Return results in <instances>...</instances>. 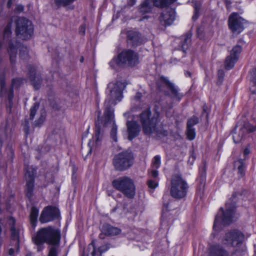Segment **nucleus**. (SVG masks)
<instances>
[{"label": "nucleus", "mask_w": 256, "mask_h": 256, "mask_svg": "<svg viewBox=\"0 0 256 256\" xmlns=\"http://www.w3.org/2000/svg\"><path fill=\"white\" fill-rule=\"evenodd\" d=\"M91 143H92V142H90L88 144L89 146H90V150H89V152H88V154H90L91 152V151H92V146H91Z\"/></svg>", "instance_id": "obj_60"}, {"label": "nucleus", "mask_w": 256, "mask_h": 256, "mask_svg": "<svg viewBox=\"0 0 256 256\" xmlns=\"http://www.w3.org/2000/svg\"><path fill=\"white\" fill-rule=\"evenodd\" d=\"M112 186L120 191L128 198H133L136 194L134 182L130 178L126 176L120 177L112 180Z\"/></svg>", "instance_id": "obj_7"}, {"label": "nucleus", "mask_w": 256, "mask_h": 256, "mask_svg": "<svg viewBox=\"0 0 256 256\" xmlns=\"http://www.w3.org/2000/svg\"><path fill=\"white\" fill-rule=\"evenodd\" d=\"M108 248L109 247L107 245H104L100 246L98 248V252L100 254H102L103 252H106L108 249Z\"/></svg>", "instance_id": "obj_47"}, {"label": "nucleus", "mask_w": 256, "mask_h": 256, "mask_svg": "<svg viewBox=\"0 0 256 256\" xmlns=\"http://www.w3.org/2000/svg\"><path fill=\"white\" fill-rule=\"evenodd\" d=\"M160 82L162 84H164L165 86H166L170 91L174 94L175 89L174 85L171 84L166 78L163 76H161L160 80V81L158 82V86L160 90H162L159 83Z\"/></svg>", "instance_id": "obj_25"}, {"label": "nucleus", "mask_w": 256, "mask_h": 256, "mask_svg": "<svg viewBox=\"0 0 256 256\" xmlns=\"http://www.w3.org/2000/svg\"><path fill=\"white\" fill-rule=\"evenodd\" d=\"M234 166L238 167V174L240 175V176H244L245 174V164L244 160L240 159L235 162Z\"/></svg>", "instance_id": "obj_28"}, {"label": "nucleus", "mask_w": 256, "mask_h": 256, "mask_svg": "<svg viewBox=\"0 0 256 256\" xmlns=\"http://www.w3.org/2000/svg\"><path fill=\"white\" fill-rule=\"evenodd\" d=\"M59 216V210L54 206H49L45 208L40 217L42 223H46L58 218Z\"/></svg>", "instance_id": "obj_12"}, {"label": "nucleus", "mask_w": 256, "mask_h": 256, "mask_svg": "<svg viewBox=\"0 0 256 256\" xmlns=\"http://www.w3.org/2000/svg\"><path fill=\"white\" fill-rule=\"evenodd\" d=\"M218 78L220 80H222L224 76V71L222 70H218Z\"/></svg>", "instance_id": "obj_48"}, {"label": "nucleus", "mask_w": 256, "mask_h": 256, "mask_svg": "<svg viewBox=\"0 0 256 256\" xmlns=\"http://www.w3.org/2000/svg\"><path fill=\"white\" fill-rule=\"evenodd\" d=\"M125 88L124 84L120 81L115 82H110L108 86V94L105 100L104 106L105 108L104 120H103L100 118V112L98 110L96 112L97 119L95 122L96 130L94 137L95 144L96 146L100 144L103 136V130L102 126L112 125L110 130V137L115 142L118 141L117 126L115 124L114 116V106L117 102H120L122 98V90Z\"/></svg>", "instance_id": "obj_1"}, {"label": "nucleus", "mask_w": 256, "mask_h": 256, "mask_svg": "<svg viewBox=\"0 0 256 256\" xmlns=\"http://www.w3.org/2000/svg\"><path fill=\"white\" fill-rule=\"evenodd\" d=\"M152 168L155 169L159 168L160 165V158L159 156H156L152 162Z\"/></svg>", "instance_id": "obj_37"}, {"label": "nucleus", "mask_w": 256, "mask_h": 256, "mask_svg": "<svg viewBox=\"0 0 256 256\" xmlns=\"http://www.w3.org/2000/svg\"><path fill=\"white\" fill-rule=\"evenodd\" d=\"M243 42H244L242 39H240L238 42V44H242Z\"/></svg>", "instance_id": "obj_64"}, {"label": "nucleus", "mask_w": 256, "mask_h": 256, "mask_svg": "<svg viewBox=\"0 0 256 256\" xmlns=\"http://www.w3.org/2000/svg\"><path fill=\"white\" fill-rule=\"evenodd\" d=\"M36 174V170L34 168L30 166L26 168V174H25V178L26 180V196L29 198H31L32 195L34 176Z\"/></svg>", "instance_id": "obj_13"}, {"label": "nucleus", "mask_w": 256, "mask_h": 256, "mask_svg": "<svg viewBox=\"0 0 256 256\" xmlns=\"http://www.w3.org/2000/svg\"><path fill=\"white\" fill-rule=\"evenodd\" d=\"M196 158V156L194 152H192L190 158L189 160H188V163L190 164H192L194 160Z\"/></svg>", "instance_id": "obj_46"}, {"label": "nucleus", "mask_w": 256, "mask_h": 256, "mask_svg": "<svg viewBox=\"0 0 256 256\" xmlns=\"http://www.w3.org/2000/svg\"><path fill=\"white\" fill-rule=\"evenodd\" d=\"M189 186L187 182L181 176L177 174V200L186 198Z\"/></svg>", "instance_id": "obj_15"}, {"label": "nucleus", "mask_w": 256, "mask_h": 256, "mask_svg": "<svg viewBox=\"0 0 256 256\" xmlns=\"http://www.w3.org/2000/svg\"><path fill=\"white\" fill-rule=\"evenodd\" d=\"M94 256L95 255V247L94 242H92L88 244L86 250H84L83 256Z\"/></svg>", "instance_id": "obj_30"}, {"label": "nucleus", "mask_w": 256, "mask_h": 256, "mask_svg": "<svg viewBox=\"0 0 256 256\" xmlns=\"http://www.w3.org/2000/svg\"><path fill=\"white\" fill-rule=\"evenodd\" d=\"M39 107V104L38 102H35L33 106L30 108V118L33 119L34 118V116L36 115V110H38Z\"/></svg>", "instance_id": "obj_38"}, {"label": "nucleus", "mask_w": 256, "mask_h": 256, "mask_svg": "<svg viewBox=\"0 0 256 256\" xmlns=\"http://www.w3.org/2000/svg\"><path fill=\"white\" fill-rule=\"evenodd\" d=\"M197 190L198 192H199L200 194L204 193V184L202 182H201L200 184L198 186Z\"/></svg>", "instance_id": "obj_49"}, {"label": "nucleus", "mask_w": 256, "mask_h": 256, "mask_svg": "<svg viewBox=\"0 0 256 256\" xmlns=\"http://www.w3.org/2000/svg\"><path fill=\"white\" fill-rule=\"evenodd\" d=\"M158 118L159 114L158 112L152 114L150 108L142 111L140 114V120L143 132L146 134L160 133L157 128Z\"/></svg>", "instance_id": "obj_5"}, {"label": "nucleus", "mask_w": 256, "mask_h": 256, "mask_svg": "<svg viewBox=\"0 0 256 256\" xmlns=\"http://www.w3.org/2000/svg\"><path fill=\"white\" fill-rule=\"evenodd\" d=\"M46 114L44 110H42L40 113V116L38 120L34 122L35 126H40L45 120Z\"/></svg>", "instance_id": "obj_34"}, {"label": "nucleus", "mask_w": 256, "mask_h": 256, "mask_svg": "<svg viewBox=\"0 0 256 256\" xmlns=\"http://www.w3.org/2000/svg\"><path fill=\"white\" fill-rule=\"evenodd\" d=\"M236 196V192L234 193L229 201L226 202L225 211L223 208H220L214 223L213 228L216 230L222 228V225L229 224L232 222L236 210V201L234 200Z\"/></svg>", "instance_id": "obj_4"}, {"label": "nucleus", "mask_w": 256, "mask_h": 256, "mask_svg": "<svg viewBox=\"0 0 256 256\" xmlns=\"http://www.w3.org/2000/svg\"><path fill=\"white\" fill-rule=\"evenodd\" d=\"M194 16L192 17V19L194 20H196L200 15V5L199 4L196 2L194 4Z\"/></svg>", "instance_id": "obj_36"}, {"label": "nucleus", "mask_w": 256, "mask_h": 256, "mask_svg": "<svg viewBox=\"0 0 256 256\" xmlns=\"http://www.w3.org/2000/svg\"><path fill=\"white\" fill-rule=\"evenodd\" d=\"M202 166L200 169V172L201 176L204 178L206 176V162H202Z\"/></svg>", "instance_id": "obj_42"}, {"label": "nucleus", "mask_w": 256, "mask_h": 256, "mask_svg": "<svg viewBox=\"0 0 256 256\" xmlns=\"http://www.w3.org/2000/svg\"><path fill=\"white\" fill-rule=\"evenodd\" d=\"M152 8V6L149 0H145L139 6L140 12L142 14L150 12Z\"/></svg>", "instance_id": "obj_24"}, {"label": "nucleus", "mask_w": 256, "mask_h": 256, "mask_svg": "<svg viewBox=\"0 0 256 256\" xmlns=\"http://www.w3.org/2000/svg\"><path fill=\"white\" fill-rule=\"evenodd\" d=\"M138 62V54L130 50H124L116 56L114 57L109 64L111 68L132 66Z\"/></svg>", "instance_id": "obj_6"}, {"label": "nucleus", "mask_w": 256, "mask_h": 256, "mask_svg": "<svg viewBox=\"0 0 256 256\" xmlns=\"http://www.w3.org/2000/svg\"><path fill=\"white\" fill-rule=\"evenodd\" d=\"M22 80L20 78H14L12 81L11 86L14 88H18L22 82Z\"/></svg>", "instance_id": "obj_40"}, {"label": "nucleus", "mask_w": 256, "mask_h": 256, "mask_svg": "<svg viewBox=\"0 0 256 256\" xmlns=\"http://www.w3.org/2000/svg\"><path fill=\"white\" fill-rule=\"evenodd\" d=\"M176 0H153L154 6L158 8L168 9Z\"/></svg>", "instance_id": "obj_23"}, {"label": "nucleus", "mask_w": 256, "mask_h": 256, "mask_svg": "<svg viewBox=\"0 0 256 256\" xmlns=\"http://www.w3.org/2000/svg\"><path fill=\"white\" fill-rule=\"evenodd\" d=\"M86 30V26L84 25H82L80 27L79 32L82 34H84Z\"/></svg>", "instance_id": "obj_51"}, {"label": "nucleus", "mask_w": 256, "mask_h": 256, "mask_svg": "<svg viewBox=\"0 0 256 256\" xmlns=\"http://www.w3.org/2000/svg\"><path fill=\"white\" fill-rule=\"evenodd\" d=\"M8 52L10 54V58L11 62H14L17 53V48L16 46L12 43L11 42H10L9 44Z\"/></svg>", "instance_id": "obj_29"}, {"label": "nucleus", "mask_w": 256, "mask_h": 256, "mask_svg": "<svg viewBox=\"0 0 256 256\" xmlns=\"http://www.w3.org/2000/svg\"><path fill=\"white\" fill-rule=\"evenodd\" d=\"M126 126L128 134V138L131 140L138 136L140 130V128L136 122L128 121Z\"/></svg>", "instance_id": "obj_17"}, {"label": "nucleus", "mask_w": 256, "mask_h": 256, "mask_svg": "<svg viewBox=\"0 0 256 256\" xmlns=\"http://www.w3.org/2000/svg\"><path fill=\"white\" fill-rule=\"evenodd\" d=\"M14 252V250L13 248H10L8 250V254L10 256H12Z\"/></svg>", "instance_id": "obj_56"}, {"label": "nucleus", "mask_w": 256, "mask_h": 256, "mask_svg": "<svg viewBox=\"0 0 256 256\" xmlns=\"http://www.w3.org/2000/svg\"><path fill=\"white\" fill-rule=\"evenodd\" d=\"M58 246H52L49 249L48 254V256H57L58 255Z\"/></svg>", "instance_id": "obj_39"}, {"label": "nucleus", "mask_w": 256, "mask_h": 256, "mask_svg": "<svg viewBox=\"0 0 256 256\" xmlns=\"http://www.w3.org/2000/svg\"><path fill=\"white\" fill-rule=\"evenodd\" d=\"M162 17L164 20L165 22L166 25H170L175 20V12L172 10V12H168L166 14H162Z\"/></svg>", "instance_id": "obj_27"}, {"label": "nucleus", "mask_w": 256, "mask_h": 256, "mask_svg": "<svg viewBox=\"0 0 256 256\" xmlns=\"http://www.w3.org/2000/svg\"><path fill=\"white\" fill-rule=\"evenodd\" d=\"M250 152V150L248 148H246L244 151V156H246L248 155Z\"/></svg>", "instance_id": "obj_55"}, {"label": "nucleus", "mask_w": 256, "mask_h": 256, "mask_svg": "<svg viewBox=\"0 0 256 256\" xmlns=\"http://www.w3.org/2000/svg\"><path fill=\"white\" fill-rule=\"evenodd\" d=\"M38 210L34 206L31 208L30 219L32 226L35 228L37 222L38 216Z\"/></svg>", "instance_id": "obj_26"}, {"label": "nucleus", "mask_w": 256, "mask_h": 256, "mask_svg": "<svg viewBox=\"0 0 256 256\" xmlns=\"http://www.w3.org/2000/svg\"><path fill=\"white\" fill-rule=\"evenodd\" d=\"M168 204H169L168 203H166L165 202H164V206L166 208H168Z\"/></svg>", "instance_id": "obj_63"}, {"label": "nucleus", "mask_w": 256, "mask_h": 256, "mask_svg": "<svg viewBox=\"0 0 256 256\" xmlns=\"http://www.w3.org/2000/svg\"><path fill=\"white\" fill-rule=\"evenodd\" d=\"M12 22H9L5 27L4 30V40H9L10 36H11L12 32Z\"/></svg>", "instance_id": "obj_32"}, {"label": "nucleus", "mask_w": 256, "mask_h": 256, "mask_svg": "<svg viewBox=\"0 0 256 256\" xmlns=\"http://www.w3.org/2000/svg\"><path fill=\"white\" fill-rule=\"evenodd\" d=\"M102 232L106 236H114L118 234L121 232V230L110 224H105L102 226Z\"/></svg>", "instance_id": "obj_20"}, {"label": "nucleus", "mask_w": 256, "mask_h": 256, "mask_svg": "<svg viewBox=\"0 0 256 256\" xmlns=\"http://www.w3.org/2000/svg\"><path fill=\"white\" fill-rule=\"evenodd\" d=\"M192 36V32H188L180 38L181 41L179 45V50L184 53L186 52V51L190 45Z\"/></svg>", "instance_id": "obj_19"}, {"label": "nucleus", "mask_w": 256, "mask_h": 256, "mask_svg": "<svg viewBox=\"0 0 256 256\" xmlns=\"http://www.w3.org/2000/svg\"><path fill=\"white\" fill-rule=\"evenodd\" d=\"M199 122V119L198 116H193L190 118L187 122L186 126L193 128V126Z\"/></svg>", "instance_id": "obj_35"}, {"label": "nucleus", "mask_w": 256, "mask_h": 256, "mask_svg": "<svg viewBox=\"0 0 256 256\" xmlns=\"http://www.w3.org/2000/svg\"><path fill=\"white\" fill-rule=\"evenodd\" d=\"M0 94L4 92L6 94L8 98L9 101L10 106L12 105V102L14 98V88L10 86L8 91L5 90V74L4 72L0 74Z\"/></svg>", "instance_id": "obj_18"}, {"label": "nucleus", "mask_w": 256, "mask_h": 256, "mask_svg": "<svg viewBox=\"0 0 256 256\" xmlns=\"http://www.w3.org/2000/svg\"><path fill=\"white\" fill-rule=\"evenodd\" d=\"M185 75L186 76H189V77H191L192 76V74L190 72H185Z\"/></svg>", "instance_id": "obj_58"}, {"label": "nucleus", "mask_w": 256, "mask_h": 256, "mask_svg": "<svg viewBox=\"0 0 256 256\" xmlns=\"http://www.w3.org/2000/svg\"><path fill=\"white\" fill-rule=\"evenodd\" d=\"M134 156L132 153L126 150L115 155L113 158V165L118 171H124L130 168L133 164Z\"/></svg>", "instance_id": "obj_8"}, {"label": "nucleus", "mask_w": 256, "mask_h": 256, "mask_svg": "<svg viewBox=\"0 0 256 256\" xmlns=\"http://www.w3.org/2000/svg\"><path fill=\"white\" fill-rule=\"evenodd\" d=\"M60 238L59 229L48 226L40 228L32 238V240L37 246V251L40 252L44 249V243L52 246H59Z\"/></svg>", "instance_id": "obj_3"}, {"label": "nucleus", "mask_w": 256, "mask_h": 256, "mask_svg": "<svg viewBox=\"0 0 256 256\" xmlns=\"http://www.w3.org/2000/svg\"><path fill=\"white\" fill-rule=\"evenodd\" d=\"M24 131L26 132V134H28V127L27 125H25L24 128Z\"/></svg>", "instance_id": "obj_57"}, {"label": "nucleus", "mask_w": 256, "mask_h": 256, "mask_svg": "<svg viewBox=\"0 0 256 256\" xmlns=\"http://www.w3.org/2000/svg\"><path fill=\"white\" fill-rule=\"evenodd\" d=\"M147 184L148 187L152 189H154L158 186V182L152 180H148Z\"/></svg>", "instance_id": "obj_43"}, {"label": "nucleus", "mask_w": 256, "mask_h": 256, "mask_svg": "<svg viewBox=\"0 0 256 256\" xmlns=\"http://www.w3.org/2000/svg\"><path fill=\"white\" fill-rule=\"evenodd\" d=\"M242 50V48L239 45H236L233 48L230 52V54L227 56L225 60V68L226 70L232 68L238 58V54Z\"/></svg>", "instance_id": "obj_14"}, {"label": "nucleus", "mask_w": 256, "mask_h": 256, "mask_svg": "<svg viewBox=\"0 0 256 256\" xmlns=\"http://www.w3.org/2000/svg\"><path fill=\"white\" fill-rule=\"evenodd\" d=\"M128 42L132 46H138L141 43L140 38L138 32L129 31L128 32Z\"/></svg>", "instance_id": "obj_22"}, {"label": "nucleus", "mask_w": 256, "mask_h": 256, "mask_svg": "<svg viewBox=\"0 0 256 256\" xmlns=\"http://www.w3.org/2000/svg\"><path fill=\"white\" fill-rule=\"evenodd\" d=\"M136 1V0H128V4L130 6H132L135 4Z\"/></svg>", "instance_id": "obj_54"}, {"label": "nucleus", "mask_w": 256, "mask_h": 256, "mask_svg": "<svg viewBox=\"0 0 256 256\" xmlns=\"http://www.w3.org/2000/svg\"><path fill=\"white\" fill-rule=\"evenodd\" d=\"M244 235L238 230H232L226 232L222 239V243L225 246H231L236 248L235 252H230L222 245L214 244L209 248L208 256H234L236 252H238L242 244Z\"/></svg>", "instance_id": "obj_2"}, {"label": "nucleus", "mask_w": 256, "mask_h": 256, "mask_svg": "<svg viewBox=\"0 0 256 256\" xmlns=\"http://www.w3.org/2000/svg\"><path fill=\"white\" fill-rule=\"evenodd\" d=\"M20 56L22 58L24 59L26 58L25 55H27L28 51L26 47L22 46L20 50Z\"/></svg>", "instance_id": "obj_44"}, {"label": "nucleus", "mask_w": 256, "mask_h": 256, "mask_svg": "<svg viewBox=\"0 0 256 256\" xmlns=\"http://www.w3.org/2000/svg\"><path fill=\"white\" fill-rule=\"evenodd\" d=\"M246 22L238 13L232 12L228 17V28L233 34H238L244 30Z\"/></svg>", "instance_id": "obj_10"}, {"label": "nucleus", "mask_w": 256, "mask_h": 256, "mask_svg": "<svg viewBox=\"0 0 256 256\" xmlns=\"http://www.w3.org/2000/svg\"><path fill=\"white\" fill-rule=\"evenodd\" d=\"M250 80L254 82V85L256 86V70H253L251 73Z\"/></svg>", "instance_id": "obj_45"}, {"label": "nucleus", "mask_w": 256, "mask_h": 256, "mask_svg": "<svg viewBox=\"0 0 256 256\" xmlns=\"http://www.w3.org/2000/svg\"><path fill=\"white\" fill-rule=\"evenodd\" d=\"M238 127L236 126L232 132V138L235 143L240 142L248 134L256 130V126L252 125L249 122H245L239 128L238 131H236Z\"/></svg>", "instance_id": "obj_11"}, {"label": "nucleus", "mask_w": 256, "mask_h": 256, "mask_svg": "<svg viewBox=\"0 0 256 256\" xmlns=\"http://www.w3.org/2000/svg\"><path fill=\"white\" fill-rule=\"evenodd\" d=\"M142 96V94L140 92H136L135 96L134 99L136 100H139Z\"/></svg>", "instance_id": "obj_53"}, {"label": "nucleus", "mask_w": 256, "mask_h": 256, "mask_svg": "<svg viewBox=\"0 0 256 256\" xmlns=\"http://www.w3.org/2000/svg\"><path fill=\"white\" fill-rule=\"evenodd\" d=\"M196 130L194 128L186 126V135L187 138L190 140H192L196 137Z\"/></svg>", "instance_id": "obj_31"}, {"label": "nucleus", "mask_w": 256, "mask_h": 256, "mask_svg": "<svg viewBox=\"0 0 256 256\" xmlns=\"http://www.w3.org/2000/svg\"><path fill=\"white\" fill-rule=\"evenodd\" d=\"M170 194L173 198H176V179L174 177H172L171 180Z\"/></svg>", "instance_id": "obj_33"}, {"label": "nucleus", "mask_w": 256, "mask_h": 256, "mask_svg": "<svg viewBox=\"0 0 256 256\" xmlns=\"http://www.w3.org/2000/svg\"><path fill=\"white\" fill-rule=\"evenodd\" d=\"M186 148L187 146L186 144H182V146L181 148L182 150H180V153L182 156H183L186 154Z\"/></svg>", "instance_id": "obj_50"}, {"label": "nucleus", "mask_w": 256, "mask_h": 256, "mask_svg": "<svg viewBox=\"0 0 256 256\" xmlns=\"http://www.w3.org/2000/svg\"><path fill=\"white\" fill-rule=\"evenodd\" d=\"M28 70L30 75L29 78L32 82V84L36 90H38L41 86L42 82L40 74L36 72L35 68L32 66H28Z\"/></svg>", "instance_id": "obj_16"}, {"label": "nucleus", "mask_w": 256, "mask_h": 256, "mask_svg": "<svg viewBox=\"0 0 256 256\" xmlns=\"http://www.w3.org/2000/svg\"><path fill=\"white\" fill-rule=\"evenodd\" d=\"M202 112L201 114V118H204L206 122H208V108L206 104L203 106L202 107Z\"/></svg>", "instance_id": "obj_41"}, {"label": "nucleus", "mask_w": 256, "mask_h": 256, "mask_svg": "<svg viewBox=\"0 0 256 256\" xmlns=\"http://www.w3.org/2000/svg\"><path fill=\"white\" fill-rule=\"evenodd\" d=\"M151 174L153 178H156L158 175V172L156 170H153L151 172Z\"/></svg>", "instance_id": "obj_52"}, {"label": "nucleus", "mask_w": 256, "mask_h": 256, "mask_svg": "<svg viewBox=\"0 0 256 256\" xmlns=\"http://www.w3.org/2000/svg\"><path fill=\"white\" fill-rule=\"evenodd\" d=\"M176 139H177V140H178L180 141V142H182L183 141V139L181 138L180 136H178V134H177Z\"/></svg>", "instance_id": "obj_59"}, {"label": "nucleus", "mask_w": 256, "mask_h": 256, "mask_svg": "<svg viewBox=\"0 0 256 256\" xmlns=\"http://www.w3.org/2000/svg\"><path fill=\"white\" fill-rule=\"evenodd\" d=\"M12 4V0H8L7 5L8 8H10L11 6V4Z\"/></svg>", "instance_id": "obj_62"}, {"label": "nucleus", "mask_w": 256, "mask_h": 256, "mask_svg": "<svg viewBox=\"0 0 256 256\" xmlns=\"http://www.w3.org/2000/svg\"><path fill=\"white\" fill-rule=\"evenodd\" d=\"M33 26L30 21L26 18H19L16 22V34L23 40H28L33 34Z\"/></svg>", "instance_id": "obj_9"}, {"label": "nucleus", "mask_w": 256, "mask_h": 256, "mask_svg": "<svg viewBox=\"0 0 256 256\" xmlns=\"http://www.w3.org/2000/svg\"><path fill=\"white\" fill-rule=\"evenodd\" d=\"M15 222V220L13 218L11 217L9 218L8 223L10 227V230L11 232L12 238L13 240H16L17 242H18L20 230L14 227Z\"/></svg>", "instance_id": "obj_21"}, {"label": "nucleus", "mask_w": 256, "mask_h": 256, "mask_svg": "<svg viewBox=\"0 0 256 256\" xmlns=\"http://www.w3.org/2000/svg\"><path fill=\"white\" fill-rule=\"evenodd\" d=\"M176 96H177V100L180 99L181 98L182 96V94H179L178 93V92H177Z\"/></svg>", "instance_id": "obj_61"}]
</instances>
